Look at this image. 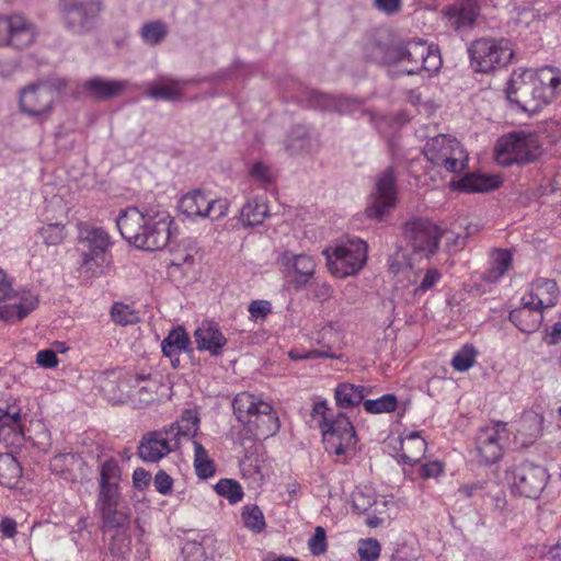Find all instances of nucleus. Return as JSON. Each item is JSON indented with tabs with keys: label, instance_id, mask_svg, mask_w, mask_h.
<instances>
[{
	"label": "nucleus",
	"instance_id": "26",
	"mask_svg": "<svg viewBox=\"0 0 561 561\" xmlns=\"http://www.w3.org/2000/svg\"><path fill=\"white\" fill-rule=\"evenodd\" d=\"M184 84L173 78L161 77L150 84L148 95L154 100L178 101L183 95Z\"/></svg>",
	"mask_w": 561,
	"mask_h": 561
},
{
	"label": "nucleus",
	"instance_id": "53",
	"mask_svg": "<svg viewBox=\"0 0 561 561\" xmlns=\"http://www.w3.org/2000/svg\"><path fill=\"white\" fill-rule=\"evenodd\" d=\"M419 437H420L419 431H411V432L404 434V436L402 437L400 457L402 458L404 463L415 465L419 462L420 457L417 456V451H412V448H411V443Z\"/></svg>",
	"mask_w": 561,
	"mask_h": 561
},
{
	"label": "nucleus",
	"instance_id": "16",
	"mask_svg": "<svg viewBox=\"0 0 561 561\" xmlns=\"http://www.w3.org/2000/svg\"><path fill=\"white\" fill-rule=\"evenodd\" d=\"M280 264L288 276L295 290H300L311 283L316 273V261L307 254H294L286 252L280 257Z\"/></svg>",
	"mask_w": 561,
	"mask_h": 561
},
{
	"label": "nucleus",
	"instance_id": "21",
	"mask_svg": "<svg viewBox=\"0 0 561 561\" xmlns=\"http://www.w3.org/2000/svg\"><path fill=\"white\" fill-rule=\"evenodd\" d=\"M543 312L541 309L527 304L522 298L520 306L513 309L508 314V320L523 333H535L543 321Z\"/></svg>",
	"mask_w": 561,
	"mask_h": 561
},
{
	"label": "nucleus",
	"instance_id": "61",
	"mask_svg": "<svg viewBox=\"0 0 561 561\" xmlns=\"http://www.w3.org/2000/svg\"><path fill=\"white\" fill-rule=\"evenodd\" d=\"M373 7L385 15L398 14L402 8V0H371Z\"/></svg>",
	"mask_w": 561,
	"mask_h": 561
},
{
	"label": "nucleus",
	"instance_id": "49",
	"mask_svg": "<svg viewBox=\"0 0 561 561\" xmlns=\"http://www.w3.org/2000/svg\"><path fill=\"white\" fill-rule=\"evenodd\" d=\"M102 519L107 528H122L128 522V515L117 510V505L101 507Z\"/></svg>",
	"mask_w": 561,
	"mask_h": 561
},
{
	"label": "nucleus",
	"instance_id": "36",
	"mask_svg": "<svg viewBox=\"0 0 561 561\" xmlns=\"http://www.w3.org/2000/svg\"><path fill=\"white\" fill-rule=\"evenodd\" d=\"M22 477V468L11 454L0 455V484L13 489Z\"/></svg>",
	"mask_w": 561,
	"mask_h": 561
},
{
	"label": "nucleus",
	"instance_id": "25",
	"mask_svg": "<svg viewBox=\"0 0 561 561\" xmlns=\"http://www.w3.org/2000/svg\"><path fill=\"white\" fill-rule=\"evenodd\" d=\"M191 340L182 327L171 330L161 343L162 353L171 359L172 366L180 364L179 356L190 348Z\"/></svg>",
	"mask_w": 561,
	"mask_h": 561
},
{
	"label": "nucleus",
	"instance_id": "32",
	"mask_svg": "<svg viewBox=\"0 0 561 561\" xmlns=\"http://www.w3.org/2000/svg\"><path fill=\"white\" fill-rule=\"evenodd\" d=\"M268 216V206L263 197H255L248 201L240 213V221L245 227H253L263 224Z\"/></svg>",
	"mask_w": 561,
	"mask_h": 561
},
{
	"label": "nucleus",
	"instance_id": "54",
	"mask_svg": "<svg viewBox=\"0 0 561 561\" xmlns=\"http://www.w3.org/2000/svg\"><path fill=\"white\" fill-rule=\"evenodd\" d=\"M357 552L360 561H376L380 554V545L373 538L363 539L358 542Z\"/></svg>",
	"mask_w": 561,
	"mask_h": 561
},
{
	"label": "nucleus",
	"instance_id": "2",
	"mask_svg": "<svg viewBox=\"0 0 561 561\" xmlns=\"http://www.w3.org/2000/svg\"><path fill=\"white\" fill-rule=\"evenodd\" d=\"M329 411L327 402L319 401L313 404L311 416L322 431L325 451L342 457L341 461L346 462L357 444L355 428L344 413L333 417L329 416Z\"/></svg>",
	"mask_w": 561,
	"mask_h": 561
},
{
	"label": "nucleus",
	"instance_id": "5",
	"mask_svg": "<svg viewBox=\"0 0 561 561\" xmlns=\"http://www.w3.org/2000/svg\"><path fill=\"white\" fill-rule=\"evenodd\" d=\"M471 66L477 72L490 73L506 67L514 55L507 39L481 37L468 47Z\"/></svg>",
	"mask_w": 561,
	"mask_h": 561
},
{
	"label": "nucleus",
	"instance_id": "19",
	"mask_svg": "<svg viewBox=\"0 0 561 561\" xmlns=\"http://www.w3.org/2000/svg\"><path fill=\"white\" fill-rule=\"evenodd\" d=\"M479 14L478 0H457L444 9L447 23L455 31L471 28Z\"/></svg>",
	"mask_w": 561,
	"mask_h": 561
},
{
	"label": "nucleus",
	"instance_id": "7",
	"mask_svg": "<svg viewBox=\"0 0 561 561\" xmlns=\"http://www.w3.org/2000/svg\"><path fill=\"white\" fill-rule=\"evenodd\" d=\"M423 156L434 167H443L451 173L465 170L468 163V153L461 144L456 138L444 134L428 137L423 147Z\"/></svg>",
	"mask_w": 561,
	"mask_h": 561
},
{
	"label": "nucleus",
	"instance_id": "24",
	"mask_svg": "<svg viewBox=\"0 0 561 561\" xmlns=\"http://www.w3.org/2000/svg\"><path fill=\"white\" fill-rule=\"evenodd\" d=\"M310 103L316 108L341 114H354L359 108V103L352 99L335 98L319 91L310 92Z\"/></svg>",
	"mask_w": 561,
	"mask_h": 561
},
{
	"label": "nucleus",
	"instance_id": "22",
	"mask_svg": "<svg viewBox=\"0 0 561 561\" xmlns=\"http://www.w3.org/2000/svg\"><path fill=\"white\" fill-rule=\"evenodd\" d=\"M127 88L122 80H107L94 77L83 82L82 89L87 95L95 101H104L121 95Z\"/></svg>",
	"mask_w": 561,
	"mask_h": 561
},
{
	"label": "nucleus",
	"instance_id": "41",
	"mask_svg": "<svg viewBox=\"0 0 561 561\" xmlns=\"http://www.w3.org/2000/svg\"><path fill=\"white\" fill-rule=\"evenodd\" d=\"M477 356V348L472 344H465L455 353L451 366L457 371H467L474 365Z\"/></svg>",
	"mask_w": 561,
	"mask_h": 561
},
{
	"label": "nucleus",
	"instance_id": "29",
	"mask_svg": "<svg viewBox=\"0 0 561 561\" xmlns=\"http://www.w3.org/2000/svg\"><path fill=\"white\" fill-rule=\"evenodd\" d=\"M19 413H7L0 416V438L7 445L20 447L23 445L24 436L20 423Z\"/></svg>",
	"mask_w": 561,
	"mask_h": 561
},
{
	"label": "nucleus",
	"instance_id": "1",
	"mask_svg": "<svg viewBox=\"0 0 561 561\" xmlns=\"http://www.w3.org/2000/svg\"><path fill=\"white\" fill-rule=\"evenodd\" d=\"M172 217L164 210L140 211L137 207L121 210L116 226L122 237L137 249L162 250L171 238Z\"/></svg>",
	"mask_w": 561,
	"mask_h": 561
},
{
	"label": "nucleus",
	"instance_id": "12",
	"mask_svg": "<svg viewBox=\"0 0 561 561\" xmlns=\"http://www.w3.org/2000/svg\"><path fill=\"white\" fill-rule=\"evenodd\" d=\"M65 26L76 33L88 32L101 12V0H60Z\"/></svg>",
	"mask_w": 561,
	"mask_h": 561
},
{
	"label": "nucleus",
	"instance_id": "6",
	"mask_svg": "<svg viewBox=\"0 0 561 561\" xmlns=\"http://www.w3.org/2000/svg\"><path fill=\"white\" fill-rule=\"evenodd\" d=\"M65 82H38L20 92L19 105L22 113L39 122H45L53 113Z\"/></svg>",
	"mask_w": 561,
	"mask_h": 561
},
{
	"label": "nucleus",
	"instance_id": "13",
	"mask_svg": "<svg viewBox=\"0 0 561 561\" xmlns=\"http://www.w3.org/2000/svg\"><path fill=\"white\" fill-rule=\"evenodd\" d=\"M513 492L528 499H536L543 491L549 476L547 470L530 461H522L511 470Z\"/></svg>",
	"mask_w": 561,
	"mask_h": 561
},
{
	"label": "nucleus",
	"instance_id": "9",
	"mask_svg": "<svg viewBox=\"0 0 561 561\" xmlns=\"http://www.w3.org/2000/svg\"><path fill=\"white\" fill-rule=\"evenodd\" d=\"M37 306V296L31 291L15 293L11 280L0 268V320L12 323L20 321Z\"/></svg>",
	"mask_w": 561,
	"mask_h": 561
},
{
	"label": "nucleus",
	"instance_id": "58",
	"mask_svg": "<svg viewBox=\"0 0 561 561\" xmlns=\"http://www.w3.org/2000/svg\"><path fill=\"white\" fill-rule=\"evenodd\" d=\"M308 547L314 556L323 554L327 551V536L323 527H316L313 536L308 541Z\"/></svg>",
	"mask_w": 561,
	"mask_h": 561
},
{
	"label": "nucleus",
	"instance_id": "28",
	"mask_svg": "<svg viewBox=\"0 0 561 561\" xmlns=\"http://www.w3.org/2000/svg\"><path fill=\"white\" fill-rule=\"evenodd\" d=\"M111 262V255L107 252H83L81 273L89 278L99 277L110 271Z\"/></svg>",
	"mask_w": 561,
	"mask_h": 561
},
{
	"label": "nucleus",
	"instance_id": "18",
	"mask_svg": "<svg viewBox=\"0 0 561 561\" xmlns=\"http://www.w3.org/2000/svg\"><path fill=\"white\" fill-rule=\"evenodd\" d=\"M559 296V287L554 279L537 277L529 284L528 291L522 298L545 311L558 304Z\"/></svg>",
	"mask_w": 561,
	"mask_h": 561
},
{
	"label": "nucleus",
	"instance_id": "42",
	"mask_svg": "<svg viewBox=\"0 0 561 561\" xmlns=\"http://www.w3.org/2000/svg\"><path fill=\"white\" fill-rule=\"evenodd\" d=\"M398 404L397 397L392 393L383 394L374 400L363 401L366 412L370 414L389 413L396 410Z\"/></svg>",
	"mask_w": 561,
	"mask_h": 561
},
{
	"label": "nucleus",
	"instance_id": "33",
	"mask_svg": "<svg viewBox=\"0 0 561 561\" xmlns=\"http://www.w3.org/2000/svg\"><path fill=\"white\" fill-rule=\"evenodd\" d=\"M367 393L368 388L345 382L335 388L334 397L340 408L348 409L362 403Z\"/></svg>",
	"mask_w": 561,
	"mask_h": 561
},
{
	"label": "nucleus",
	"instance_id": "44",
	"mask_svg": "<svg viewBox=\"0 0 561 561\" xmlns=\"http://www.w3.org/2000/svg\"><path fill=\"white\" fill-rule=\"evenodd\" d=\"M310 137L304 126H295L288 136L286 148L291 153H301L309 149Z\"/></svg>",
	"mask_w": 561,
	"mask_h": 561
},
{
	"label": "nucleus",
	"instance_id": "62",
	"mask_svg": "<svg viewBox=\"0 0 561 561\" xmlns=\"http://www.w3.org/2000/svg\"><path fill=\"white\" fill-rule=\"evenodd\" d=\"M543 417L536 413L527 414L522 420V427L531 430L530 436L538 437L542 432Z\"/></svg>",
	"mask_w": 561,
	"mask_h": 561
},
{
	"label": "nucleus",
	"instance_id": "56",
	"mask_svg": "<svg viewBox=\"0 0 561 561\" xmlns=\"http://www.w3.org/2000/svg\"><path fill=\"white\" fill-rule=\"evenodd\" d=\"M117 502L118 483H100V508L105 506L117 505Z\"/></svg>",
	"mask_w": 561,
	"mask_h": 561
},
{
	"label": "nucleus",
	"instance_id": "48",
	"mask_svg": "<svg viewBox=\"0 0 561 561\" xmlns=\"http://www.w3.org/2000/svg\"><path fill=\"white\" fill-rule=\"evenodd\" d=\"M81 459L79 456L72 453H64L54 456L50 459V469L57 474H65L73 469L75 466L79 465Z\"/></svg>",
	"mask_w": 561,
	"mask_h": 561
},
{
	"label": "nucleus",
	"instance_id": "37",
	"mask_svg": "<svg viewBox=\"0 0 561 561\" xmlns=\"http://www.w3.org/2000/svg\"><path fill=\"white\" fill-rule=\"evenodd\" d=\"M512 254L508 250L496 249L492 252L490 268L485 272L483 279L489 283L497 282L510 268Z\"/></svg>",
	"mask_w": 561,
	"mask_h": 561
},
{
	"label": "nucleus",
	"instance_id": "14",
	"mask_svg": "<svg viewBox=\"0 0 561 561\" xmlns=\"http://www.w3.org/2000/svg\"><path fill=\"white\" fill-rule=\"evenodd\" d=\"M397 202L394 176L391 168L385 170L376 182V191L370 195L366 214L370 218L381 219Z\"/></svg>",
	"mask_w": 561,
	"mask_h": 561
},
{
	"label": "nucleus",
	"instance_id": "47",
	"mask_svg": "<svg viewBox=\"0 0 561 561\" xmlns=\"http://www.w3.org/2000/svg\"><path fill=\"white\" fill-rule=\"evenodd\" d=\"M242 520L244 526L254 533H261L266 526L263 512L256 505L243 508Z\"/></svg>",
	"mask_w": 561,
	"mask_h": 561
},
{
	"label": "nucleus",
	"instance_id": "46",
	"mask_svg": "<svg viewBox=\"0 0 561 561\" xmlns=\"http://www.w3.org/2000/svg\"><path fill=\"white\" fill-rule=\"evenodd\" d=\"M111 318L118 325L135 324L139 321L137 312L128 305L115 302L111 308Z\"/></svg>",
	"mask_w": 561,
	"mask_h": 561
},
{
	"label": "nucleus",
	"instance_id": "20",
	"mask_svg": "<svg viewBox=\"0 0 561 561\" xmlns=\"http://www.w3.org/2000/svg\"><path fill=\"white\" fill-rule=\"evenodd\" d=\"M194 340L198 351H207L211 356H220L227 344V339L219 325L213 321H204L194 332Z\"/></svg>",
	"mask_w": 561,
	"mask_h": 561
},
{
	"label": "nucleus",
	"instance_id": "40",
	"mask_svg": "<svg viewBox=\"0 0 561 561\" xmlns=\"http://www.w3.org/2000/svg\"><path fill=\"white\" fill-rule=\"evenodd\" d=\"M194 447V467L196 474L202 479H207L214 476L215 466L214 461L209 458L208 451L197 440L193 442Z\"/></svg>",
	"mask_w": 561,
	"mask_h": 561
},
{
	"label": "nucleus",
	"instance_id": "59",
	"mask_svg": "<svg viewBox=\"0 0 561 561\" xmlns=\"http://www.w3.org/2000/svg\"><path fill=\"white\" fill-rule=\"evenodd\" d=\"M403 233L405 239L411 242L413 250L419 251L421 249V220L415 219L407 222L403 227Z\"/></svg>",
	"mask_w": 561,
	"mask_h": 561
},
{
	"label": "nucleus",
	"instance_id": "63",
	"mask_svg": "<svg viewBox=\"0 0 561 561\" xmlns=\"http://www.w3.org/2000/svg\"><path fill=\"white\" fill-rule=\"evenodd\" d=\"M153 484L160 494L165 495L171 493L173 480L165 471L160 470L154 477Z\"/></svg>",
	"mask_w": 561,
	"mask_h": 561
},
{
	"label": "nucleus",
	"instance_id": "43",
	"mask_svg": "<svg viewBox=\"0 0 561 561\" xmlns=\"http://www.w3.org/2000/svg\"><path fill=\"white\" fill-rule=\"evenodd\" d=\"M168 34V26L162 21H153L142 25L140 30L141 38L149 45H158Z\"/></svg>",
	"mask_w": 561,
	"mask_h": 561
},
{
	"label": "nucleus",
	"instance_id": "15",
	"mask_svg": "<svg viewBox=\"0 0 561 561\" xmlns=\"http://www.w3.org/2000/svg\"><path fill=\"white\" fill-rule=\"evenodd\" d=\"M176 449V439H172L168 431L162 428L142 435L137 454L145 462H158Z\"/></svg>",
	"mask_w": 561,
	"mask_h": 561
},
{
	"label": "nucleus",
	"instance_id": "31",
	"mask_svg": "<svg viewBox=\"0 0 561 561\" xmlns=\"http://www.w3.org/2000/svg\"><path fill=\"white\" fill-rule=\"evenodd\" d=\"M207 199L201 190H193L180 198L178 208L187 218H204Z\"/></svg>",
	"mask_w": 561,
	"mask_h": 561
},
{
	"label": "nucleus",
	"instance_id": "34",
	"mask_svg": "<svg viewBox=\"0 0 561 561\" xmlns=\"http://www.w3.org/2000/svg\"><path fill=\"white\" fill-rule=\"evenodd\" d=\"M527 78H530L536 85L551 99L553 91L561 83L559 75L552 67H543L538 70H523Z\"/></svg>",
	"mask_w": 561,
	"mask_h": 561
},
{
	"label": "nucleus",
	"instance_id": "35",
	"mask_svg": "<svg viewBox=\"0 0 561 561\" xmlns=\"http://www.w3.org/2000/svg\"><path fill=\"white\" fill-rule=\"evenodd\" d=\"M199 419L192 411H186L180 420L164 427L170 434L172 439H176L178 448L181 444L182 437H193L198 430Z\"/></svg>",
	"mask_w": 561,
	"mask_h": 561
},
{
	"label": "nucleus",
	"instance_id": "60",
	"mask_svg": "<svg viewBox=\"0 0 561 561\" xmlns=\"http://www.w3.org/2000/svg\"><path fill=\"white\" fill-rule=\"evenodd\" d=\"M248 310L252 320H264L271 313L272 305L267 300H253Z\"/></svg>",
	"mask_w": 561,
	"mask_h": 561
},
{
	"label": "nucleus",
	"instance_id": "10",
	"mask_svg": "<svg viewBox=\"0 0 561 561\" xmlns=\"http://www.w3.org/2000/svg\"><path fill=\"white\" fill-rule=\"evenodd\" d=\"M37 36V26L23 14L0 15V47L23 50L32 46Z\"/></svg>",
	"mask_w": 561,
	"mask_h": 561
},
{
	"label": "nucleus",
	"instance_id": "17",
	"mask_svg": "<svg viewBox=\"0 0 561 561\" xmlns=\"http://www.w3.org/2000/svg\"><path fill=\"white\" fill-rule=\"evenodd\" d=\"M505 423L496 422L479 430L476 437V453L479 461L492 465L500 460L503 448L500 443V431H505Z\"/></svg>",
	"mask_w": 561,
	"mask_h": 561
},
{
	"label": "nucleus",
	"instance_id": "50",
	"mask_svg": "<svg viewBox=\"0 0 561 561\" xmlns=\"http://www.w3.org/2000/svg\"><path fill=\"white\" fill-rule=\"evenodd\" d=\"M411 56L410 51L407 49L404 44L394 38L391 34V39L389 41L385 62L387 65L397 64L401 60L409 59Z\"/></svg>",
	"mask_w": 561,
	"mask_h": 561
},
{
	"label": "nucleus",
	"instance_id": "8",
	"mask_svg": "<svg viewBox=\"0 0 561 561\" xmlns=\"http://www.w3.org/2000/svg\"><path fill=\"white\" fill-rule=\"evenodd\" d=\"M368 245L362 239H348L332 250L325 249L329 271L339 278L355 275L367 261Z\"/></svg>",
	"mask_w": 561,
	"mask_h": 561
},
{
	"label": "nucleus",
	"instance_id": "3",
	"mask_svg": "<svg viewBox=\"0 0 561 561\" xmlns=\"http://www.w3.org/2000/svg\"><path fill=\"white\" fill-rule=\"evenodd\" d=\"M237 420L255 438H266L279 430V420L272 404L261 397L243 391L232 400Z\"/></svg>",
	"mask_w": 561,
	"mask_h": 561
},
{
	"label": "nucleus",
	"instance_id": "23",
	"mask_svg": "<svg viewBox=\"0 0 561 561\" xmlns=\"http://www.w3.org/2000/svg\"><path fill=\"white\" fill-rule=\"evenodd\" d=\"M423 253L428 257L436 253L440 240L444 238L449 247L457 243V237L450 230L442 227L430 219H423Z\"/></svg>",
	"mask_w": 561,
	"mask_h": 561
},
{
	"label": "nucleus",
	"instance_id": "39",
	"mask_svg": "<svg viewBox=\"0 0 561 561\" xmlns=\"http://www.w3.org/2000/svg\"><path fill=\"white\" fill-rule=\"evenodd\" d=\"M81 233L83 241L89 247L87 252H107L112 244L108 233L103 228L89 227L82 230Z\"/></svg>",
	"mask_w": 561,
	"mask_h": 561
},
{
	"label": "nucleus",
	"instance_id": "57",
	"mask_svg": "<svg viewBox=\"0 0 561 561\" xmlns=\"http://www.w3.org/2000/svg\"><path fill=\"white\" fill-rule=\"evenodd\" d=\"M228 213V202L226 199H207L206 210L204 218H210L211 220H218L225 217Z\"/></svg>",
	"mask_w": 561,
	"mask_h": 561
},
{
	"label": "nucleus",
	"instance_id": "52",
	"mask_svg": "<svg viewBox=\"0 0 561 561\" xmlns=\"http://www.w3.org/2000/svg\"><path fill=\"white\" fill-rule=\"evenodd\" d=\"M39 233L47 245H57L66 237L65 226L61 224L45 225L41 228Z\"/></svg>",
	"mask_w": 561,
	"mask_h": 561
},
{
	"label": "nucleus",
	"instance_id": "51",
	"mask_svg": "<svg viewBox=\"0 0 561 561\" xmlns=\"http://www.w3.org/2000/svg\"><path fill=\"white\" fill-rule=\"evenodd\" d=\"M443 66V59L439 48L435 44H428L426 46V56H423V71H427L430 75L436 73Z\"/></svg>",
	"mask_w": 561,
	"mask_h": 561
},
{
	"label": "nucleus",
	"instance_id": "27",
	"mask_svg": "<svg viewBox=\"0 0 561 561\" xmlns=\"http://www.w3.org/2000/svg\"><path fill=\"white\" fill-rule=\"evenodd\" d=\"M500 181L494 176L469 173L462 176L454 187L463 193H483L496 188Z\"/></svg>",
	"mask_w": 561,
	"mask_h": 561
},
{
	"label": "nucleus",
	"instance_id": "45",
	"mask_svg": "<svg viewBox=\"0 0 561 561\" xmlns=\"http://www.w3.org/2000/svg\"><path fill=\"white\" fill-rule=\"evenodd\" d=\"M218 495L226 497L231 504H236L243 497L241 485L231 479H221L215 485Z\"/></svg>",
	"mask_w": 561,
	"mask_h": 561
},
{
	"label": "nucleus",
	"instance_id": "4",
	"mask_svg": "<svg viewBox=\"0 0 561 561\" xmlns=\"http://www.w3.org/2000/svg\"><path fill=\"white\" fill-rule=\"evenodd\" d=\"M543 152L539 137L525 130L512 131L501 136L494 147L497 164H526L536 161Z\"/></svg>",
	"mask_w": 561,
	"mask_h": 561
},
{
	"label": "nucleus",
	"instance_id": "30",
	"mask_svg": "<svg viewBox=\"0 0 561 561\" xmlns=\"http://www.w3.org/2000/svg\"><path fill=\"white\" fill-rule=\"evenodd\" d=\"M130 386L134 389L133 400L139 407L149 405L156 400L158 382L151 380L148 376L137 375L130 380Z\"/></svg>",
	"mask_w": 561,
	"mask_h": 561
},
{
	"label": "nucleus",
	"instance_id": "11",
	"mask_svg": "<svg viewBox=\"0 0 561 561\" xmlns=\"http://www.w3.org/2000/svg\"><path fill=\"white\" fill-rule=\"evenodd\" d=\"M506 96L511 103L529 114L539 112L550 101L545 92L536 85V82L526 77L523 70L513 72L506 89Z\"/></svg>",
	"mask_w": 561,
	"mask_h": 561
},
{
	"label": "nucleus",
	"instance_id": "64",
	"mask_svg": "<svg viewBox=\"0 0 561 561\" xmlns=\"http://www.w3.org/2000/svg\"><path fill=\"white\" fill-rule=\"evenodd\" d=\"M36 363L44 368H54L58 365V358L53 350H42L36 354Z\"/></svg>",
	"mask_w": 561,
	"mask_h": 561
},
{
	"label": "nucleus",
	"instance_id": "38",
	"mask_svg": "<svg viewBox=\"0 0 561 561\" xmlns=\"http://www.w3.org/2000/svg\"><path fill=\"white\" fill-rule=\"evenodd\" d=\"M391 33L388 31H380L371 37L365 45V55L373 61L383 64Z\"/></svg>",
	"mask_w": 561,
	"mask_h": 561
},
{
	"label": "nucleus",
	"instance_id": "55",
	"mask_svg": "<svg viewBox=\"0 0 561 561\" xmlns=\"http://www.w3.org/2000/svg\"><path fill=\"white\" fill-rule=\"evenodd\" d=\"M121 480V468L115 459H107L103 462L100 471V483H118Z\"/></svg>",
	"mask_w": 561,
	"mask_h": 561
}]
</instances>
